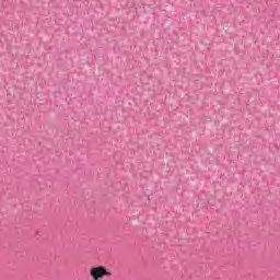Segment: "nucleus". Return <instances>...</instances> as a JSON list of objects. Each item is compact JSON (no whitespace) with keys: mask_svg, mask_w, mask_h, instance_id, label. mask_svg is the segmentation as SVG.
<instances>
[{"mask_svg":"<svg viewBox=\"0 0 280 280\" xmlns=\"http://www.w3.org/2000/svg\"><path fill=\"white\" fill-rule=\"evenodd\" d=\"M110 272L107 271L104 267H93L90 270V276L92 277L93 280H100L104 279V277H110Z\"/></svg>","mask_w":280,"mask_h":280,"instance_id":"nucleus-1","label":"nucleus"}]
</instances>
